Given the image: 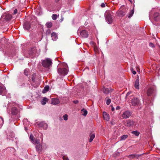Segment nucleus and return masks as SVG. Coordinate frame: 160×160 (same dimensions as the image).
I'll return each instance as SVG.
<instances>
[{
	"instance_id": "nucleus-20",
	"label": "nucleus",
	"mask_w": 160,
	"mask_h": 160,
	"mask_svg": "<svg viewBox=\"0 0 160 160\" xmlns=\"http://www.w3.org/2000/svg\"><path fill=\"white\" fill-rule=\"evenodd\" d=\"M135 88L137 89H139V79H137L135 82L134 84Z\"/></svg>"
},
{
	"instance_id": "nucleus-41",
	"label": "nucleus",
	"mask_w": 160,
	"mask_h": 160,
	"mask_svg": "<svg viewBox=\"0 0 160 160\" xmlns=\"http://www.w3.org/2000/svg\"><path fill=\"white\" fill-rule=\"evenodd\" d=\"M17 13V10L16 9H15L14 11L13 14H15Z\"/></svg>"
},
{
	"instance_id": "nucleus-1",
	"label": "nucleus",
	"mask_w": 160,
	"mask_h": 160,
	"mask_svg": "<svg viewBox=\"0 0 160 160\" xmlns=\"http://www.w3.org/2000/svg\"><path fill=\"white\" fill-rule=\"evenodd\" d=\"M67 66L65 63H63L58 66V72L61 75H65L67 74L68 70L65 68Z\"/></svg>"
},
{
	"instance_id": "nucleus-51",
	"label": "nucleus",
	"mask_w": 160,
	"mask_h": 160,
	"mask_svg": "<svg viewBox=\"0 0 160 160\" xmlns=\"http://www.w3.org/2000/svg\"><path fill=\"white\" fill-rule=\"evenodd\" d=\"M129 1H130V2H131V0H128Z\"/></svg>"
},
{
	"instance_id": "nucleus-12",
	"label": "nucleus",
	"mask_w": 160,
	"mask_h": 160,
	"mask_svg": "<svg viewBox=\"0 0 160 160\" xmlns=\"http://www.w3.org/2000/svg\"><path fill=\"white\" fill-rule=\"evenodd\" d=\"M36 148L37 151L38 152V153H40L42 152V145H41L40 143L36 145Z\"/></svg>"
},
{
	"instance_id": "nucleus-33",
	"label": "nucleus",
	"mask_w": 160,
	"mask_h": 160,
	"mask_svg": "<svg viewBox=\"0 0 160 160\" xmlns=\"http://www.w3.org/2000/svg\"><path fill=\"white\" fill-rule=\"evenodd\" d=\"M132 133L135 134L136 136H138L139 134V132L137 131H132Z\"/></svg>"
},
{
	"instance_id": "nucleus-14",
	"label": "nucleus",
	"mask_w": 160,
	"mask_h": 160,
	"mask_svg": "<svg viewBox=\"0 0 160 160\" xmlns=\"http://www.w3.org/2000/svg\"><path fill=\"white\" fill-rule=\"evenodd\" d=\"M24 28L26 30L29 29L31 27L30 23L28 22H25L23 24Z\"/></svg>"
},
{
	"instance_id": "nucleus-8",
	"label": "nucleus",
	"mask_w": 160,
	"mask_h": 160,
	"mask_svg": "<svg viewBox=\"0 0 160 160\" xmlns=\"http://www.w3.org/2000/svg\"><path fill=\"white\" fill-rule=\"evenodd\" d=\"M36 125L39 127L42 128L44 129H46L48 128L47 124L44 122H37L36 123Z\"/></svg>"
},
{
	"instance_id": "nucleus-22",
	"label": "nucleus",
	"mask_w": 160,
	"mask_h": 160,
	"mask_svg": "<svg viewBox=\"0 0 160 160\" xmlns=\"http://www.w3.org/2000/svg\"><path fill=\"white\" fill-rule=\"evenodd\" d=\"M6 92V89L4 86H0V94L3 93H5Z\"/></svg>"
},
{
	"instance_id": "nucleus-17",
	"label": "nucleus",
	"mask_w": 160,
	"mask_h": 160,
	"mask_svg": "<svg viewBox=\"0 0 160 160\" xmlns=\"http://www.w3.org/2000/svg\"><path fill=\"white\" fill-rule=\"evenodd\" d=\"M103 117L104 119L106 121H108L109 119V115L107 112H103Z\"/></svg>"
},
{
	"instance_id": "nucleus-28",
	"label": "nucleus",
	"mask_w": 160,
	"mask_h": 160,
	"mask_svg": "<svg viewBox=\"0 0 160 160\" xmlns=\"http://www.w3.org/2000/svg\"><path fill=\"white\" fill-rule=\"evenodd\" d=\"M33 143L39 144L40 143V140L38 139L35 138L34 140L32 142Z\"/></svg>"
},
{
	"instance_id": "nucleus-47",
	"label": "nucleus",
	"mask_w": 160,
	"mask_h": 160,
	"mask_svg": "<svg viewBox=\"0 0 160 160\" xmlns=\"http://www.w3.org/2000/svg\"><path fill=\"white\" fill-rule=\"evenodd\" d=\"M110 106L112 107V108L111 109L112 111H113L114 110V108L112 106V105H110Z\"/></svg>"
},
{
	"instance_id": "nucleus-9",
	"label": "nucleus",
	"mask_w": 160,
	"mask_h": 160,
	"mask_svg": "<svg viewBox=\"0 0 160 160\" xmlns=\"http://www.w3.org/2000/svg\"><path fill=\"white\" fill-rule=\"evenodd\" d=\"M117 15L119 17H122L124 16L126 13V10L125 9L120 8L117 12Z\"/></svg>"
},
{
	"instance_id": "nucleus-18",
	"label": "nucleus",
	"mask_w": 160,
	"mask_h": 160,
	"mask_svg": "<svg viewBox=\"0 0 160 160\" xmlns=\"http://www.w3.org/2000/svg\"><path fill=\"white\" fill-rule=\"evenodd\" d=\"M141 154H131L129 155L128 157L129 158H136L137 159L138 158V157L141 156Z\"/></svg>"
},
{
	"instance_id": "nucleus-50",
	"label": "nucleus",
	"mask_w": 160,
	"mask_h": 160,
	"mask_svg": "<svg viewBox=\"0 0 160 160\" xmlns=\"http://www.w3.org/2000/svg\"><path fill=\"white\" fill-rule=\"evenodd\" d=\"M42 137V135H41L40 136V138H41Z\"/></svg>"
},
{
	"instance_id": "nucleus-4",
	"label": "nucleus",
	"mask_w": 160,
	"mask_h": 160,
	"mask_svg": "<svg viewBox=\"0 0 160 160\" xmlns=\"http://www.w3.org/2000/svg\"><path fill=\"white\" fill-rule=\"evenodd\" d=\"M105 17L106 20L108 23L110 24L112 23V19L111 12L109 11H107L105 13Z\"/></svg>"
},
{
	"instance_id": "nucleus-34",
	"label": "nucleus",
	"mask_w": 160,
	"mask_h": 160,
	"mask_svg": "<svg viewBox=\"0 0 160 160\" xmlns=\"http://www.w3.org/2000/svg\"><path fill=\"white\" fill-rule=\"evenodd\" d=\"M58 16L56 14H53L52 15V19L54 20H55L57 19Z\"/></svg>"
},
{
	"instance_id": "nucleus-6",
	"label": "nucleus",
	"mask_w": 160,
	"mask_h": 160,
	"mask_svg": "<svg viewBox=\"0 0 160 160\" xmlns=\"http://www.w3.org/2000/svg\"><path fill=\"white\" fill-rule=\"evenodd\" d=\"M155 92V89L153 87H150L148 89L147 94L148 96H153Z\"/></svg>"
},
{
	"instance_id": "nucleus-23",
	"label": "nucleus",
	"mask_w": 160,
	"mask_h": 160,
	"mask_svg": "<svg viewBox=\"0 0 160 160\" xmlns=\"http://www.w3.org/2000/svg\"><path fill=\"white\" fill-rule=\"evenodd\" d=\"M48 101V99L46 98H44L42 99L41 102V103L42 105H45L46 104V102Z\"/></svg>"
},
{
	"instance_id": "nucleus-49",
	"label": "nucleus",
	"mask_w": 160,
	"mask_h": 160,
	"mask_svg": "<svg viewBox=\"0 0 160 160\" xmlns=\"http://www.w3.org/2000/svg\"><path fill=\"white\" fill-rule=\"evenodd\" d=\"M55 2H58L59 1V0H54Z\"/></svg>"
},
{
	"instance_id": "nucleus-21",
	"label": "nucleus",
	"mask_w": 160,
	"mask_h": 160,
	"mask_svg": "<svg viewBox=\"0 0 160 160\" xmlns=\"http://www.w3.org/2000/svg\"><path fill=\"white\" fill-rule=\"evenodd\" d=\"M37 52L36 48L35 47L32 48L30 51L29 54L31 55L35 54Z\"/></svg>"
},
{
	"instance_id": "nucleus-45",
	"label": "nucleus",
	"mask_w": 160,
	"mask_h": 160,
	"mask_svg": "<svg viewBox=\"0 0 160 160\" xmlns=\"http://www.w3.org/2000/svg\"><path fill=\"white\" fill-rule=\"evenodd\" d=\"M120 107L119 106H117L116 107V109H117V110H118V109H120Z\"/></svg>"
},
{
	"instance_id": "nucleus-16",
	"label": "nucleus",
	"mask_w": 160,
	"mask_h": 160,
	"mask_svg": "<svg viewBox=\"0 0 160 160\" xmlns=\"http://www.w3.org/2000/svg\"><path fill=\"white\" fill-rule=\"evenodd\" d=\"M18 111L16 107H13L12 109L11 113L13 115H16L18 113Z\"/></svg>"
},
{
	"instance_id": "nucleus-48",
	"label": "nucleus",
	"mask_w": 160,
	"mask_h": 160,
	"mask_svg": "<svg viewBox=\"0 0 160 160\" xmlns=\"http://www.w3.org/2000/svg\"><path fill=\"white\" fill-rule=\"evenodd\" d=\"M47 33L48 34H49L50 33V31L49 30V31H47Z\"/></svg>"
},
{
	"instance_id": "nucleus-43",
	"label": "nucleus",
	"mask_w": 160,
	"mask_h": 160,
	"mask_svg": "<svg viewBox=\"0 0 160 160\" xmlns=\"http://www.w3.org/2000/svg\"><path fill=\"white\" fill-rule=\"evenodd\" d=\"M101 7L102 8L105 7V4L104 3H102L101 4Z\"/></svg>"
},
{
	"instance_id": "nucleus-30",
	"label": "nucleus",
	"mask_w": 160,
	"mask_h": 160,
	"mask_svg": "<svg viewBox=\"0 0 160 160\" xmlns=\"http://www.w3.org/2000/svg\"><path fill=\"white\" fill-rule=\"evenodd\" d=\"M128 137V135H122L121 137V140H124Z\"/></svg>"
},
{
	"instance_id": "nucleus-36",
	"label": "nucleus",
	"mask_w": 160,
	"mask_h": 160,
	"mask_svg": "<svg viewBox=\"0 0 160 160\" xmlns=\"http://www.w3.org/2000/svg\"><path fill=\"white\" fill-rule=\"evenodd\" d=\"M111 102V99L109 98H108L106 101V104L109 105Z\"/></svg>"
},
{
	"instance_id": "nucleus-11",
	"label": "nucleus",
	"mask_w": 160,
	"mask_h": 160,
	"mask_svg": "<svg viewBox=\"0 0 160 160\" xmlns=\"http://www.w3.org/2000/svg\"><path fill=\"white\" fill-rule=\"evenodd\" d=\"M102 90L104 93L106 94H108L112 91L111 88H106L104 87L102 88Z\"/></svg>"
},
{
	"instance_id": "nucleus-40",
	"label": "nucleus",
	"mask_w": 160,
	"mask_h": 160,
	"mask_svg": "<svg viewBox=\"0 0 160 160\" xmlns=\"http://www.w3.org/2000/svg\"><path fill=\"white\" fill-rule=\"evenodd\" d=\"M149 46L152 48H153L154 47V44L151 42L149 43Z\"/></svg>"
},
{
	"instance_id": "nucleus-44",
	"label": "nucleus",
	"mask_w": 160,
	"mask_h": 160,
	"mask_svg": "<svg viewBox=\"0 0 160 160\" xmlns=\"http://www.w3.org/2000/svg\"><path fill=\"white\" fill-rule=\"evenodd\" d=\"M130 93H130V92H128L127 93V94H126V98H127L128 96V95H130Z\"/></svg>"
},
{
	"instance_id": "nucleus-42",
	"label": "nucleus",
	"mask_w": 160,
	"mask_h": 160,
	"mask_svg": "<svg viewBox=\"0 0 160 160\" xmlns=\"http://www.w3.org/2000/svg\"><path fill=\"white\" fill-rule=\"evenodd\" d=\"M73 102L75 104H77L79 102L78 100H75L73 101Z\"/></svg>"
},
{
	"instance_id": "nucleus-10",
	"label": "nucleus",
	"mask_w": 160,
	"mask_h": 160,
	"mask_svg": "<svg viewBox=\"0 0 160 160\" xmlns=\"http://www.w3.org/2000/svg\"><path fill=\"white\" fill-rule=\"evenodd\" d=\"M81 36L83 38H87L88 35V32L85 30H82L80 32Z\"/></svg>"
},
{
	"instance_id": "nucleus-32",
	"label": "nucleus",
	"mask_w": 160,
	"mask_h": 160,
	"mask_svg": "<svg viewBox=\"0 0 160 160\" xmlns=\"http://www.w3.org/2000/svg\"><path fill=\"white\" fill-rule=\"evenodd\" d=\"M134 10H132L129 13V16L128 17V18H130L131 17H132V15H133V14L134 13Z\"/></svg>"
},
{
	"instance_id": "nucleus-7",
	"label": "nucleus",
	"mask_w": 160,
	"mask_h": 160,
	"mask_svg": "<svg viewBox=\"0 0 160 160\" xmlns=\"http://www.w3.org/2000/svg\"><path fill=\"white\" fill-rule=\"evenodd\" d=\"M132 112L129 110H127L123 112L122 114V116L123 118H127L131 116Z\"/></svg>"
},
{
	"instance_id": "nucleus-25",
	"label": "nucleus",
	"mask_w": 160,
	"mask_h": 160,
	"mask_svg": "<svg viewBox=\"0 0 160 160\" xmlns=\"http://www.w3.org/2000/svg\"><path fill=\"white\" fill-rule=\"evenodd\" d=\"M49 89V87L48 86H46L44 88V89L42 91V92L45 93L46 92L48 91Z\"/></svg>"
},
{
	"instance_id": "nucleus-37",
	"label": "nucleus",
	"mask_w": 160,
	"mask_h": 160,
	"mask_svg": "<svg viewBox=\"0 0 160 160\" xmlns=\"http://www.w3.org/2000/svg\"><path fill=\"white\" fill-rule=\"evenodd\" d=\"M63 118L65 120V121L67 120H68V115H67V114H65V115H63Z\"/></svg>"
},
{
	"instance_id": "nucleus-27",
	"label": "nucleus",
	"mask_w": 160,
	"mask_h": 160,
	"mask_svg": "<svg viewBox=\"0 0 160 160\" xmlns=\"http://www.w3.org/2000/svg\"><path fill=\"white\" fill-rule=\"evenodd\" d=\"M81 111L83 112L82 114L83 116H86L88 113L87 111L86 110H85L84 108L82 109Z\"/></svg>"
},
{
	"instance_id": "nucleus-46",
	"label": "nucleus",
	"mask_w": 160,
	"mask_h": 160,
	"mask_svg": "<svg viewBox=\"0 0 160 160\" xmlns=\"http://www.w3.org/2000/svg\"><path fill=\"white\" fill-rule=\"evenodd\" d=\"M132 72L133 74H136V72L135 71H132Z\"/></svg>"
},
{
	"instance_id": "nucleus-31",
	"label": "nucleus",
	"mask_w": 160,
	"mask_h": 160,
	"mask_svg": "<svg viewBox=\"0 0 160 160\" xmlns=\"http://www.w3.org/2000/svg\"><path fill=\"white\" fill-rule=\"evenodd\" d=\"M36 76V75L35 74H33L32 75V81L33 82H35Z\"/></svg>"
},
{
	"instance_id": "nucleus-13",
	"label": "nucleus",
	"mask_w": 160,
	"mask_h": 160,
	"mask_svg": "<svg viewBox=\"0 0 160 160\" xmlns=\"http://www.w3.org/2000/svg\"><path fill=\"white\" fill-rule=\"evenodd\" d=\"M154 19L156 21H158L160 20V15L158 12H155L153 16Z\"/></svg>"
},
{
	"instance_id": "nucleus-3",
	"label": "nucleus",
	"mask_w": 160,
	"mask_h": 160,
	"mask_svg": "<svg viewBox=\"0 0 160 160\" xmlns=\"http://www.w3.org/2000/svg\"><path fill=\"white\" fill-rule=\"evenodd\" d=\"M130 99H131V102L132 106H138L140 103V100L133 96L130 97Z\"/></svg>"
},
{
	"instance_id": "nucleus-38",
	"label": "nucleus",
	"mask_w": 160,
	"mask_h": 160,
	"mask_svg": "<svg viewBox=\"0 0 160 160\" xmlns=\"http://www.w3.org/2000/svg\"><path fill=\"white\" fill-rule=\"evenodd\" d=\"M62 158L63 160H69L68 158L65 156H63Z\"/></svg>"
},
{
	"instance_id": "nucleus-24",
	"label": "nucleus",
	"mask_w": 160,
	"mask_h": 160,
	"mask_svg": "<svg viewBox=\"0 0 160 160\" xmlns=\"http://www.w3.org/2000/svg\"><path fill=\"white\" fill-rule=\"evenodd\" d=\"M95 137V134H92L90 135V138H89V142H91L92 141L93 139Z\"/></svg>"
},
{
	"instance_id": "nucleus-5",
	"label": "nucleus",
	"mask_w": 160,
	"mask_h": 160,
	"mask_svg": "<svg viewBox=\"0 0 160 160\" xmlns=\"http://www.w3.org/2000/svg\"><path fill=\"white\" fill-rule=\"evenodd\" d=\"M12 18V16L11 14L5 13H3L1 16V19L3 21H8L10 20Z\"/></svg>"
},
{
	"instance_id": "nucleus-29",
	"label": "nucleus",
	"mask_w": 160,
	"mask_h": 160,
	"mask_svg": "<svg viewBox=\"0 0 160 160\" xmlns=\"http://www.w3.org/2000/svg\"><path fill=\"white\" fill-rule=\"evenodd\" d=\"M29 73V69L26 68L24 70V73L25 75L28 76Z\"/></svg>"
},
{
	"instance_id": "nucleus-15",
	"label": "nucleus",
	"mask_w": 160,
	"mask_h": 160,
	"mask_svg": "<svg viewBox=\"0 0 160 160\" xmlns=\"http://www.w3.org/2000/svg\"><path fill=\"white\" fill-rule=\"evenodd\" d=\"M51 36L53 41H56L58 38L57 34L55 32H53L51 33Z\"/></svg>"
},
{
	"instance_id": "nucleus-2",
	"label": "nucleus",
	"mask_w": 160,
	"mask_h": 160,
	"mask_svg": "<svg viewBox=\"0 0 160 160\" xmlns=\"http://www.w3.org/2000/svg\"><path fill=\"white\" fill-rule=\"evenodd\" d=\"M52 62L51 59L49 58H48L42 61V66L46 68H49L52 66Z\"/></svg>"
},
{
	"instance_id": "nucleus-35",
	"label": "nucleus",
	"mask_w": 160,
	"mask_h": 160,
	"mask_svg": "<svg viewBox=\"0 0 160 160\" xmlns=\"http://www.w3.org/2000/svg\"><path fill=\"white\" fill-rule=\"evenodd\" d=\"M35 138L33 137L32 135L31 134L30 137V139L31 140L32 142V141L34 140Z\"/></svg>"
},
{
	"instance_id": "nucleus-39",
	"label": "nucleus",
	"mask_w": 160,
	"mask_h": 160,
	"mask_svg": "<svg viewBox=\"0 0 160 160\" xmlns=\"http://www.w3.org/2000/svg\"><path fill=\"white\" fill-rule=\"evenodd\" d=\"M1 121V123L3 124L4 122V120L2 117L0 116V121Z\"/></svg>"
},
{
	"instance_id": "nucleus-26",
	"label": "nucleus",
	"mask_w": 160,
	"mask_h": 160,
	"mask_svg": "<svg viewBox=\"0 0 160 160\" xmlns=\"http://www.w3.org/2000/svg\"><path fill=\"white\" fill-rule=\"evenodd\" d=\"M46 26L48 28H51L52 27V23L51 22H48L46 23Z\"/></svg>"
},
{
	"instance_id": "nucleus-19",
	"label": "nucleus",
	"mask_w": 160,
	"mask_h": 160,
	"mask_svg": "<svg viewBox=\"0 0 160 160\" xmlns=\"http://www.w3.org/2000/svg\"><path fill=\"white\" fill-rule=\"evenodd\" d=\"M59 103V101L58 99L53 98L52 100V104L53 105H56Z\"/></svg>"
}]
</instances>
